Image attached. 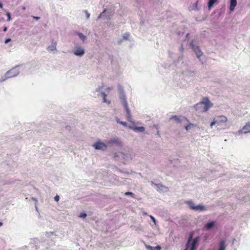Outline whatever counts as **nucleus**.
<instances>
[{"mask_svg":"<svg viewBox=\"0 0 250 250\" xmlns=\"http://www.w3.org/2000/svg\"><path fill=\"white\" fill-rule=\"evenodd\" d=\"M212 105V104H210L208 99L205 98L203 101L195 105V108L196 110L200 112H205L208 111Z\"/></svg>","mask_w":250,"mask_h":250,"instance_id":"obj_1","label":"nucleus"},{"mask_svg":"<svg viewBox=\"0 0 250 250\" xmlns=\"http://www.w3.org/2000/svg\"><path fill=\"white\" fill-rule=\"evenodd\" d=\"M193 234L190 233L188 241L186 244V249L185 250H196L197 248V243L199 241V237L192 239Z\"/></svg>","mask_w":250,"mask_h":250,"instance_id":"obj_2","label":"nucleus"},{"mask_svg":"<svg viewBox=\"0 0 250 250\" xmlns=\"http://www.w3.org/2000/svg\"><path fill=\"white\" fill-rule=\"evenodd\" d=\"M120 99L121 100V102L125 108V110L126 112L127 115H126V119L128 121H131V115L130 111L129 109L127 102L126 100L125 95L123 90H121L120 91V94L119 96Z\"/></svg>","mask_w":250,"mask_h":250,"instance_id":"obj_3","label":"nucleus"},{"mask_svg":"<svg viewBox=\"0 0 250 250\" xmlns=\"http://www.w3.org/2000/svg\"><path fill=\"white\" fill-rule=\"evenodd\" d=\"M185 203L188 205L190 209L195 211H204L206 210V207L202 205H195L192 200L186 201Z\"/></svg>","mask_w":250,"mask_h":250,"instance_id":"obj_4","label":"nucleus"},{"mask_svg":"<svg viewBox=\"0 0 250 250\" xmlns=\"http://www.w3.org/2000/svg\"><path fill=\"white\" fill-rule=\"evenodd\" d=\"M214 119L216 122V124L218 125H221L223 124L227 123L228 121V118L224 115L217 116L214 118Z\"/></svg>","mask_w":250,"mask_h":250,"instance_id":"obj_5","label":"nucleus"},{"mask_svg":"<svg viewBox=\"0 0 250 250\" xmlns=\"http://www.w3.org/2000/svg\"><path fill=\"white\" fill-rule=\"evenodd\" d=\"M93 146L96 149L102 150H105L107 148V146H106V145L104 143L102 142L100 140L94 143L93 145Z\"/></svg>","mask_w":250,"mask_h":250,"instance_id":"obj_6","label":"nucleus"},{"mask_svg":"<svg viewBox=\"0 0 250 250\" xmlns=\"http://www.w3.org/2000/svg\"><path fill=\"white\" fill-rule=\"evenodd\" d=\"M190 46L192 48V49L193 50V51L195 52L196 56L198 58H200V57L202 55L203 53L199 48V46H195L193 44V42H191L190 43Z\"/></svg>","mask_w":250,"mask_h":250,"instance_id":"obj_7","label":"nucleus"},{"mask_svg":"<svg viewBox=\"0 0 250 250\" xmlns=\"http://www.w3.org/2000/svg\"><path fill=\"white\" fill-rule=\"evenodd\" d=\"M74 54L76 56H82L85 53V50L83 48L80 46L76 47L75 50L73 51Z\"/></svg>","mask_w":250,"mask_h":250,"instance_id":"obj_8","label":"nucleus"},{"mask_svg":"<svg viewBox=\"0 0 250 250\" xmlns=\"http://www.w3.org/2000/svg\"><path fill=\"white\" fill-rule=\"evenodd\" d=\"M108 143L110 144H115L119 146H122V143L121 140L118 138H114L110 139L108 141Z\"/></svg>","mask_w":250,"mask_h":250,"instance_id":"obj_9","label":"nucleus"},{"mask_svg":"<svg viewBox=\"0 0 250 250\" xmlns=\"http://www.w3.org/2000/svg\"><path fill=\"white\" fill-rule=\"evenodd\" d=\"M237 5L236 0H230L229 10L230 11H233L234 10L235 6Z\"/></svg>","mask_w":250,"mask_h":250,"instance_id":"obj_10","label":"nucleus"},{"mask_svg":"<svg viewBox=\"0 0 250 250\" xmlns=\"http://www.w3.org/2000/svg\"><path fill=\"white\" fill-rule=\"evenodd\" d=\"M250 128V123H248L246 125L243 127L242 131L244 133H250V130L249 128Z\"/></svg>","mask_w":250,"mask_h":250,"instance_id":"obj_11","label":"nucleus"},{"mask_svg":"<svg viewBox=\"0 0 250 250\" xmlns=\"http://www.w3.org/2000/svg\"><path fill=\"white\" fill-rule=\"evenodd\" d=\"M57 42H52V44L47 47V49L49 51H54L56 50Z\"/></svg>","mask_w":250,"mask_h":250,"instance_id":"obj_12","label":"nucleus"},{"mask_svg":"<svg viewBox=\"0 0 250 250\" xmlns=\"http://www.w3.org/2000/svg\"><path fill=\"white\" fill-rule=\"evenodd\" d=\"M225 242L224 240L221 241L219 244V249L218 250H225L226 249Z\"/></svg>","mask_w":250,"mask_h":250,"instance_id":"obj_13","label":"nucleus"},{"mask_svg":"<svg viewBox=\"0 0 250 250\" xmlns=\"http://www.w3.org/2000/svg\"><path fill=\"white\" fill-rule=\"evenodd\" d=\"M146 248L148 250H160L161 249V247L159 246H157L156 247H152L150 246H146Z\"/></svg>","mask_w":250,"mask_h":250,"instance_id":"obj_14","label":"nucleus"},{"mask_svg":"<svg viewBox=\"0 0 250 250\" xmlns=\"http://www.w3.org/2000/svg\"><path fill=\"white\" fill-rule=\"evenodd\" d=\"M154 185L161 190H163L164 188L167 189V187L164 186L162 185L159 184H155Z\"/></svg>","mask_w":250,"mask_h":250,"instance_id":"obj_15","label":"nucleus"},{"mask_svg":"<svg viewBox=\"0 0 250 250\" xmlns=\"http://www.w3.org/2000/svg\"><path fill=\"white\" fill-rule=\"evenodd\" d=\"M133 130L135 131L143 132L145 131V128L143 126L136 127L133 128Z\"/></svg>","mask_w":250,"mask_h":250,"instance_id":"obj_16","label":"nucleus"},{"mask_svg":"<svg viewBox=\"0 0 250 250\" xmlns=\"http://www.w3.org/2000/svg\"><path fill=\"white\" fill-rule=\"evenodd\" d=\"M217 1V0H209L208 2V7L210 9L214 4L215 2Z\"/></svg>","mask_w":250,"mask_h":250,"instance_id":"obj_17","label":"nucleus"},{"mask_svg":"<svg viewBox=\"0 0 250 250\" xmlns=\"http://www.w3.org/2000/svg\"><path fill=\"white\" fill-rule=\"evenodd\" d=\"M214 226V222H211L206 224V227L208 229H211Z\"/></svg>","mask_w":250,"mask_h":250,"instance_id":"obj_18","label":"nucleus"},{"mask_svg":"<svg viewBox=\"0 0 250 250\" xmlns=\"http://www.w3.org/2000/svg\"><path fill=\"white\" fill-rule=\"evenodd\" d=\"M79 38L83 41H84L85 40V36L82 33H79L78 34Z\"/></svg>","mask_w":250,"mask_h":250,"instance_id":"obj_19","label":"nucleus"},{"mask_svg":"<svg viewBox=\"0 0 250 250\" xmlns=\"http://www.w3.org/2000/svg\"><path fill=\"white\" fill-rule=\"evenodd\" d=\"M125 195H130V196H131L133 198H135V194L131 192H126L125 193Z\"/></svg>","mask_w":250,"mask_h":250,"instance_id":"obj_20","label":"nucleus"},{"mask_svg":"<svg viewBox=\"0 0 250 250\" xmlns=\"http://www.w3.org/2000/svg\"><path fill=\"white\" fill-rule=\"evenodd\" d=\"M117 122L118 123H119V124H121V125H124V126H127V124H126V123L125 122L120 121L119 119H118V120H117Z\"/></svg>","mask_w":250,"mask_h":250,"instance_id":"obj_21","label":"nucleus"},{"mask_svg":"<svg viewBox=\"0 0 250 250\" xmlns=\"http://www.w3.org/2000/svg\"><path fill=\"white\" fill-rule=\"evenodd\" d=\"M79 216L81 218H85L86 216V214L85 213H81Z\"/></svg>","mask_w":250,"mask_h":250,"instance_id":"obj_22","label":"nucleus"},{"mask_svg":"<svg viewBox=\"0 0 250 250\" xmlns=\"http://www.w3.org/2000/svg\"><path fill=\"white\" fill-rule=\"evenodd\" d=\"M215 124H216V122L215 119H214L213 121L210 123V127H212V126Z\"/></svg>","mask_w":250,"mask_h":250,"instance_id":"obj_23","label":"nucleus"},{"mask_svg":"<svg viewBox=\"0 0 250 250\" xmlns=\"http://www.w3.org/2000/svg\"><path fill=\"white\" fill-rule=\"evenodd\" d=\"M103 102H104V103H107V104H110V101H107V100H106V98H103Z\"/></svg>","mask_w":250,"mask_h":250,"instance_id":"obj_24","label":"nucleus"},{"mask_svg":"<svg viewBox=\"0 0 250 250\" xmlns=\"http://www.w3.org/2000/svg\"><path fill=\"white\" fill-rule=\"evenodd\" d=\"M7 21H10L11 20V16H10V14L8 12L7 13Z\"/></svg>","mask_w":250,"mask_h":250,"instance_id":"obj_25","label":"nucleus"},{"mask_svg":"<svg viewBox=\"0 0 250 250\" xmlns=\"http://www.w3.org/2000/svg\"><path fill=\"white\" fill-rule=\"evenodd\" d=\"M60 199V197L59 195H57L55 197H54V200L56 201V202H58L59 201Z\"/></svg>","mask_w":250,"mask_h":250,"instance_id":"obj_26","label":"nucleus"},{"mask_svg":"<svg viewBox=\"0 0 250 250\" xmlns=\"http://www.w3.org/2000/svg\"><path fill=\"white\" fill-rule=\"evenodd\" d=\"M10 41H11V39H9V38H8V39H6L5 40L4 42H5V43H7L8 42H10Z\"/></svg>","mask_w":250,"mask_h":250,"instance_id":"obj_27","label":"nucleus"},{"mask_svg":"<svg viewBox=\"0 0 250 250\" xmlns=\"http://www.w3.org/2000/svg\"><path fill=\"white\" fill-rule=\"evenodd\" d=\"M102 96H103V98H106V94L104 93V92H102Z\"/></svg>","mask_w":250,"mask_h":250,"instance_id":"obj_28","label":"nucleus"},{"mask_svg":"<svg viewBox=\"0 0 250 250\" xmlns=\"http://www.w3.org/2000/svg\"><path fill=\"white\" fill-rule=\"evenodd\" d=\"M85 13L86 14V16H87V19H89V16H90V14L88 13V12L87 11H85Z\"/></svg>","mask_w":250,"mask_h":250,"instance_id":"obj_29","label":"nucleus"},{"mask_svg":"<svg viewBox=\"0 0 250 250\" xmlns=\"http://www.w3.org/2000/svg\"><path fill=\"white\" fill-rule=\"evenodd\" d=\"M129 37V34H126V36H124V38L125 39H127Z\"/></svg>","mask_w":250,"mask_h":250,"instance_id":"obj_30","label":"nucleus"},{"mask_svg":"<svg viewBox=\"0 0 250 250\" xmlns=\"http://www.w3.org/2000/svg\"><path fill=\"white\" fill-rule=\"evenodd\" d=\"M105 11H106V10H105V9H104V11H103V12L100 14V15L99 16V18H100L102 16V15L103 14V13H104V12H105Z\"/></svg>","mask_w":250,"mask_h":250,"instance_id":"obj_31","label":"nucleus"},{"mask_svg":"<svg viewBox=\"0 0 250 250\" xmlns=\"http://www.w3.org/2000/svg\"><path fill=\"white\" fill-rule=\"evenodd\" d=\"M33 18L34 19H35L37 20H39V19H40V17H35V16H33Z\"/></svg>","mask_w":250,"mask_h":250,"instance_id":"obj_32","label":"nucleus"},{"mask_svg":"<svg viewBox=\"0 0 250 250\" xmlns=\"http://www.w3.org/2000/svg\"><path fill=\"white\" fill-rule=\"evenodd\" d=\"M172 118L174 119L175 120H177L178 119V117L176 116H174L172 117Z\"/></svg>","mask_w":250,"mask_h":250,"instance_id":"obj_33","label":"nucleus"},{"mask_svg":"<svg viewBox=\"0 0 250 250\" xmlns=\"http://www.w3.org/2000/svg\"><path fill=\"white\" fill-rule=\"evenodd\" d=\"M3 31H7V27H5L3 29Z\"/></svg>","mask_w":250,"mask_h":250,"instance_id":"obj_34","label":"nucleus"},{"mask_svg":"<svg viewBox=\"0 0 250 250\" xmlns=\"http://www.w3.org/2000/svg\"><path fill=\"white\" fill-rule=\"evenodd\" d=\"M112 89V87H108V88H107V90H111Z\"/></svg>","mask_w":250,"mask_h":250,"instance_id":"obj_35","label":"nucleus"},{"mask_svg":"<svg viewBox=\"0 0 250 250\" xmlns=\"http://www.w3.org/2000/svg\"><path fill=\"white\" fill-rule=\"evenodd\" d=\"M0 8H2V4L0 2Z\"/></svg>","mask_w":250,"mask_h":250,"instance_id":"obj_36","label":"nucleus"},{"mask_svg":"<svg viewBox=\"0 0 250 250\" xmlns=\"http://www.w3.org/2000/svg\"><path fill=\"white\" fill-rule=\"evenodd\" d=\"M185 128H186V130H188V126H186L185 127Z\"/></svg>","mask_w":250,"mask_h":250,"instance_id":"obj_37","label":"nucleus"},{"mask_svg":"<svg viewBox=\"0 0 250 250\" xmlns=\"http://www.w3.org/2000/svg\"><path fill=\"white\" fill-rule=\"evenodd\" d=\"M150 218H151V219H155V218H154L153 216H150Z\"/></svg>","mask_w":250,"mask_h":250,"instance_id":"obj_38","label":"nucleus"},{"mask_svg":"<svg viewBox=\"0 0 250 250\" xmlns=\"http://www.w3.org/2000/svg\"><path fill=\"white\" fill-rule=\"evenodd\" d=\"M154 222V223L155 224L156 223V220L155 219H154V220H152Z\"/></svg>","mask_w":250,"mask_h":250,"instance_id":"obj_39","label":"nucleus"},{"mask_svg":"<svg viewBox=\"0 0 250 250\" xmlns=\"http://www.w3.org/2000/svg\"><path fill=\"white\" fill-rule=\"evenodd\" d=\"M2 225V223H0V226H1Z\"/></svg>","mask_w":250,"mask_h":250,"instance_id":"obj_40","label":"nucleus"}]
</instances>
